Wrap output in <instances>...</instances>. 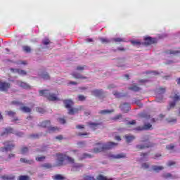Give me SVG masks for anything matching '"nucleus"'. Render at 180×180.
I'll use <instances>...</instances> for the list:
<instances>
[{
    "instance_id": "1",
    "label": "nucleus",
    "mask_w": 180,
    "mask_h": 180,
    "mask_svg": "<svg viewBox=\"0 0 180 180\" xmlns=\"http://www.w3.org/2000/svg\"><path fill=\"white\" fill-rule=\"evenodd\" d=\"M117 143H115L113 142H108L106 143H98L96 144V147L94 149V153H102V151H105V150H110L116 147Z\"/></svg>"
},
{
    "instance_id": "2",
    "label": "nucleus",
    "mask_w": 180,
    "mask_h": 180,
    "mask_svg": "<svg viewBox=\"0 0 180 180\" xmlns=\"http://www.w3.org/2000/svg\"><path fill=\"white\" fill-rule=\"evenodd\" d=\"M65 107L68 110L69 115H75V113H78L79 110H82L84 109L83 106H79L77 108H71L74 105V103L71 100H65L63 101Z\"/></svg>"
},
{
    "instance_id": "3",
    "label": "nucleus",
    "mask_w": 180,
    "mask_h": 180,
    "mask_svg": "<svg viewBox=\"0 0 180 180\" xmlns=\"http://www.w3.org/2000/svg\"><path fill=\"white\" fill-rule=\"evenodd\" d=\"M39 95L40 96H45L47 98V99H49V101H59V99L57 98V96H56L55 94L50 93L49 90H40Z\"/></svg>"
},
{
    "instance_id": "4",
    "label": "nucleus",
    "mask_w": 180,
    "mask_h": 180,
    "mask_svg": "<svg viewBox=\"0 0 180 180\" xmlns=\"http://www.w3.org/2000/svg\"><path fill=\"white\" fill-rule=\"evenodd\" d=\"M4 147L0 148V151L5 153V151H11L15 148V144L12 141H7L4 142Z\"/></svg>"
},
{
    "instance_id": "5",
    "label": "nucleus",
    "mask_w": 180,
    "mask_h": 180,
    "mask_svg": "<svg viewBox=\"0 0 180 180\" xmlns=\"http://www.w3.org/2000/svg\"><path fill=\"white\" fill-rule=\"evenodd\" d=\"M178 101H180V97L177 94H175L174 96L173 97V101L169 102V106L167 107V110H171V109L175 108V105H176Z\"/></svg>"
},
{
    "instance_id": "6",
    "label": "nucleus",
    "mask_w": 180,
    "mask_h": 180,
    "mask_svg": "<svg viewBox=\"0 0 180 180\" xmlns=\"http://www.w3.org/2000/svg\"><path fill=\"white\" fill-rule=\"evenodd\" d=\"M158 92V94L156 96V101L157 102H162L163 98L161 94H165V88L164 87L159 88Z\"/></svg>"
},
{
    "instance_id": "7",
    "label": "nucleus",
    "mask_w": 180,
    "mask_h": 180,
    "mask_svg": "<svg viewBox=\"0 0 180 180\" xmlns=\"http://www.w3.org/2000/svg\"><path fill=\"white\" fill-rule=\"evenodd\" d=\"M150 147H153V144L151 143L148 142L145 143L144 144H139L136 146V150H144L145 148H148Z\"/></svg>"
},
{
    "instance_id": "8",
    "label": "nucleus",
    "mask_w": 180,
    "mask_h": 180,
    "mask_svg": "<svg viewBox=\"0 0 180 180\" xmlns=\"http://www.w3.org/2000/svg\"><path fill=\"white\" fill-rule=\"evenodd\" d=\"M153 125L151 124L148 123L145 124L143 127H137L135 130H137L138 131H143V130H150L152 129Z\"/></svg>"
},
{
    "instance_id": "9",
    "label": "nucleus",
    "mask_w": 180,
    "mask_h": 180,
    "mask_svg": "<svg viewBox=\"0 0 180 180\" xmlns=\"http://www.w3.org/2000/svg\"><path fill=\"white\" fill-rule=\"evenodd\" d=\"M11 88V84L8 82H0V91H6Z\"/></svg>"
},
{
    "instance_id": "10",
    "label": "nucleus",
    "mask_w": 180,
    "mask_h": 180,
    "mask_svg": "<svg viewBox=\"0 0 180 180\" xmlns=\"http://www.w3.org/2000/svg\"><path fill=\"white\" fill-rule=\"evenodd\" d=\"M71 75L73 77V78H75V79H86L87 78L78 72H73L71 73Z\"/></svg>"
},
{
    "instance_id": "11",
    "label": "nucleus",
    "mask_w": 180,
    "mask_h": 180,
    "mask_svg": "<svg viewBox=\"0 0 180 180\" xmlns=\"http://www.w3.org/2000/svg\"><path fill=\"white\" fill-rule=\"evenodd\" d=\"M10 70L11 72H16L17 74H19V75H22V76L27 75V72L23 70L14 69V68H11Z\"/></svg>"
},
{
    "instance_id": "12",
    "label": "nucleus",
    "mask_w": 180,
    "mask_h": 180,
    "mask_svg": "<svg viewBox=\"0 0 180 180\" xmlns=\"http://www.w3.org/2000/svg\"><path fill=\"white\" fill-rule=\"evenodd\" d=\"M16 84L18 85V86H20L21 88H23V89H30V86L27 84V83H25L22 81L17 80Z\"/></svg>"
},
{
    "instance_id": "13",
    "label": "nucleus",
    "mask_w": 180,
    "mask_h": 180,
    "mask_svg": "<svg viewBox=\"0 0 180 180\" xmlns=\"http://www.w3.org/2000/svg\"><path fill=\"white\" fill-rule=\"evenodd\" d=\"M64 163V155L63 154L58 155V159L56 162V165L58 167H61Z\"/></svg>"
},
{
    "instance_id": "14",
    "label": "nucleus",
    "mask_w": 180,
    "mask_h": 180,
    "mask_svg": "<svg viewBox=\"0 0 180 180\" xmlns=\"http://www.w3.org/2000/svg\"><path fill=\"white\" fill-rule=\"evenodd\" d=\"M120 108L121 110H122V112H124V113H127V111L130 110V104L124 103L123 104H121Z\"/></svg>"
},
{
    "instance_id": "15",
    "label": "nucleus",
    "mask_w": 180,
    "mask_h": 180,
    "mask_svg": "<svg viewBox=\"0 0 180 180\" xmlns=\"http://www.w3.org/2000/svg\"><path fill=\"white\" fill-rule=\"evenodd\" d=\"M145 40V44L150 45V44H154L157 41V39L155 38H151L150 37H146L144 39Z\"/></svg>"
},
{
    "instance_id": "16",
    "label": "nucleus",
    "mask_w": 180,
    "mask_h": 180,
    "mask_svg": "<svg viewBox=\"0 0 180 180\" xmlns=\"http://www.w3.org/2000/svg\"><path fill=\"white\" fill-rule=\"evenodd\" d=\"M109 157H110V158H113L115 160H120V158H126V155L124 153H120V154H117V155L110 154Z\"/></svg>"
},
{
    "instance_id": "17",
    "label": "nucleus",
    "mask_w": 180,
    "mask_h": 180,
    "mask_svg": "<svg viewBox=\"0 0 180 180\" xmlns=\"http://www.w3.org/2000/svg\"><path fill=\"white\" fill-rule=\"evenodd\" d=\"M77 157L79 161H82V160H85L86 158H91V155L88 153H77Z\"/></svg>"
},
{
    "instance_id": "18",
    "label": "nucleus",
    "mask_w": 180,
    "mask_h": 180,
    "mask_svg": "<svg viewBox=\"0 0 180 180\" xmlns=\"http://www.w3.org/2000/svg\"><path fill=\"white\" fill-rule=\"evenodd\" d=\"M103 94V91L99 89H95L91 91V95L93 96H101Z\"/></svg>"
},
{
    "instance_id": "19",
    "label": "nucleus",
    "mask_w": 180,
    "mask_h": 180,
    "mask_svg": "<svg viewBox=\"0 0 180 180\" xmlns=\"http://www.w3.org/2000/svg\"><path fill=\"white\" fill-rule=\"evenodd\" d=\"M124 138L127 143H131V141L136 139V136L131 134H127L124 136Z\"/></svg>"
},
{
    "instance_id": "20",
    "label": "nucleus",
    "mask_w": 180,
    "mask_h": 180,
    "mask_svg": "<svg viewBox=\"0 0 180 180\" xmlns=\"http://www.w3.org/2000/svg\"><path fill=\"white\" fill-rule=\"evenodd\" d=\"M1 179L2 180H13L15 179V176L10 174V175H4V176H1Z\"/></svg>"
},
{
    "instance_id": "21",
    "label": "nucleus",
    "mask_w": 180,
    "mask_h": 180,
    "mask_svg": "<svg viewBox=\"0 0 180 180\" xmlns=\"http://www.w3.org/2000/svg\"><path fill=\"white\" fill-rule=\"evenodd\" d=\"M39 77H41L42 79H45V80L50 79V75H49L46 72H43L41 74H39Z\"/></svg>"
},
{
    "instance_id": "22",
    "label": "nucleus",
    "mask_w": 180,
    "mask_h": 180,
    "mask_svg": "<svg viewBox=\"0 0 180 180\" xmlns=\"http://www.w3.org/2000/svg\"><path fill=\"white\" fill-rule=\"evenodd\" d=\"M152 169L153 171H155V172H158L159 171H162V169H164V167L153 165L152 166Z\"/></svg>"
},
{
    "instance_id": "23",
    "label": "nucleus",
    "mask_w": 180,
    "mask_h": 180,
    "mask_svg": "<svg viewBox=\"0 0 180 180\" xmlns=\"http://www.w3.org/2000/svg\"><path fill=\"white\" fill-rule=\"evenodd\" d=\"M115 112V110H101L98 112L100 115H108V113H113Z\"/></svg>"
},
{
    "instance_id": "24",
    "label": "nucleus",
    "mask_w": 180,
    "mask_h": 180,
    "mask_svg": "<svg viewBox=\"0 0 180 180\" xmlns=\"http://www.w3.org/2000/svg\"><path fill=\"white\" fill-rule=\"evenodd\" d=\"M20 109L22 112H24V113H30L32 112V109L27 106L20 107Z\"/></svg>"
},
{
    "instance_id": "25",
    "label": "nucleus",
    "mask_w": 180,
    "mask_h": 180,
    "mask_svg": "<svg viewBox=\"0 0 180 180\" xmlns=\"http://www.w3.org/2000/svg\"><path fill=\"white\" fill-rule=\"evenodd\" d=\"M129 89L130 91H134V92H139L141 89L140 87L137 86V85L134 84L133 86H131L129 87Z\"/></svg>"
},
{
    "instance_id": "26",
    "label": "nucleus",
    "mask_w": 180,
    "mask_h": 180,
    "mask_svg": "<svg viewBox=\"0 0 180 180\" xmlns=\"http://www.w3.org/2000/svg\"><path fill=\"white\" fill-rule=\"evenodd\" d=\"M98 124H99V123H95V122H89V126L90 129H91L92 130H96V129H98Z\"/></svg>"
},
{
    "instance_id": "27",
    "label": "nucleus",
    "mask_w": 180,
    "mask_h": 180,
    "mask_svg": "<svg viewBox=\"0 0 180 180\" xmlns=\"http://www.w3.org/2000/svg\"><path fill=\"white\" fill-rule=\"evenodd\" d=\"M9 133H13V129L12 128H6L5 131L0 134V136H5V134H9Z\"/></svg>"
},
{
    "instance_id": "28",
    "label": "nucleus",
    "mask_w": 180,
    "mask_h": 180,
    "mask_svg": "<svg viewBox=\"0 0 180 180\" xmlns=\"http://www.w3.org/2000/svg\"><path fill=\"white\" fill-rule=\"evenodd\" d=\"M112 95H114V96H115V98H123V96H124V95L123 94V93H120L117 91H114L112 92Z\"/></svg>"
},
{
    "instance_id": "29",
    "label": "nucleus",
    "mask_w": 180,
    "mask_h": 180,
    "mask_svg": "<svg viewBox=\"0 0 180 180\" xmlns=\"http://www.w3.org/2000/svg\"><path fill=\"white\" fill-rule=\"evenodd\" d=\"M49 126H50V120H44L41 123V127H49Z\"/></svg>"
},
{
    "instance_id": "30",
    "label": "nucleus",
    "mask_w": 180,
    "mask_h": 180,
    "mask_svg": "<svg viewBox=\"0 0 180 180\" xmlns=\"http://www.w3.org/2000/svg\"><path fill=\"white\" fill-rule=\"evenodd\" d=\"M20 162H24L25 164H33L34 162L32 160H29L25 158H20Z\"/></svg>"
},
{
    "instance_id": "31",
    "label": "nucleus",
    "mask_w": 180,
    "mask_h": 180,
    "mask_svg": "<svg viewBox=\"0 0 180 180\" xmlns=\"http://www.w3.org/2000/svg\"><path fill=\"white\" fill-rule=\"evenodd\" d=\"M54 180H64L65 179V176H63L61 174H56L53 176Z\"/></svg>"
},
{
    "instance_id": "32",
    "label": "nucleus",
    "mask_w": 180,
    "mask_h": 180,
    "mask_svg": "<svg viewBox=\"0 0 180 180\" xmlns=\"http://www.w3.org/2000/svg\"><path fill=\"white\" fill-rule=\"evenodd\" d=\"M20 153L23 155L27 154L29 153V148L27 147L21 148Z\"/></svg>"
},
{
    "instance_id": "33",
    "label": "nucleus",
    "mask_w": 180,
    "mask_h": 180,
    "mask_svg": "<svg viewBox=\"0 0 180 180\" xmlns=\"http://www.w3.org/2000/svg\"><path fill=\"white\" fill-rule=\"evenodd\" d=\"M42 168H46V169H50V168L53 167L51 163H44L41 165Z\"/></svg>"
},
{
    "instance_id": "34",
    "label": "nucleus",
    "mask_w": 180,
    "mask_h": 180,
    "mask_svg": "<svg viewBox=\"0 0 180 180\" xmlns=\"http://www.w3.org/2000/svg\"><path fill=\"white\" fill-rule=\"evenodd\" d=\"M73 168H82L84 167V165L82 163H73L72 165Z\"/></svg>"
},
{
    "instance_id": "35",
    "label": "nucleus",
    "mask_w": 180,
    "mask_h": 180,
    "mask_svg": "<svg viewBox=\"0 0 180 180\" xmlns=\"http://www.w3.org/2000/svg\"><path fill=\"white\" fill-rule=\"evenodd\" d=\"M100 40L103 44H108V43H110V40L107 38H100Z\"/></svg>"
},
{
    "instance_id": "36",
    "label": "nucleus",
    "mask_w": 180,
    "mask_h": 180,
    "mask_svg": "<svg viewBox=\"0 0 180 180\" xmlns=\"http://www.w3.org/2000/svg\"><path fill=\"white\" fill-rule=\"evenodd\" d=\"M51 43V41H50V39L45 38L44 39L42 40V44L44 46H49V44H50Z\"/></svg>"
},
{
    "instance_id": "37",
    "label": "nucleus",
    "mask_w": 180,
    "mask_h": 180,
    "mask_svg": "<svg viewBox=\"0 0 180 180\" xmlns=\"http://www.w3.org/2000/svg\"><path fill=\"white\" fill-rule=\"evenodd\" d=\"M22 50L25 51V53H30V51H32V49L28 46H23Z\"/></svg>"
},
{
    "instance_id": "38",
    "label": "nucleus",
    "mask_w": 180,
    "mask_h": 180,
    "mask_svg": "<svg viewBox=\"0 0 180 180\" xmlns=\"http://www.w3.org/2000/svg\"><path fill=\"white\" fill-rule=\"evenodd\" d=\"M36 161H38L39 162H43L44 160H46V156H38L35 158Z\"/></svg>"
},
{
    "instance_id": "39",
    "label": "nucleus",
    "mask_w": 180,
    "mask_h": 180,
    "mask_svg": "<svg viewBox=\"0 0 180 180\" xmlns=\"http://www.w3.org/2000/svg\"><path fill=\"white\" fill-rule=\"evenodd\" d=\"M141 143H149L148 136H144L141 139Z\"/></svg>"
},
{
    "instance_id": "40",
    "label": "nucleus",
    "mask_w": 180,
    "mask_h": 180,
    "mask_svg": "<svg viewBox=\"0 0 180 180\" xmlns=\"http://www.w3.org/2000/svg\"><path fill=\"white\" fill-rule=\"evenodd\" d=\"M115 41V43H120V41H126V39L123 38H114L112 39Z\"/></svg>"
},
{
    "instance_id": "41",
    "label": "nucleus",
    "mask_w": 180,
    "mask_h": 180,
    "mask_svg": "<svg viewBox=\"0 0 180 180\" xmlns=\"http://www.w3.org/2000/svg\"><path fill=\"white\" fill-rule=\"evenodd\" d=\"M82 180H95V178L92 176H84Z\"/></svg>"
},
{
    "instance_id": "42",
    "label": "nucleus",
    "mask_w": 180,
    "mask_h": 180,
    "mask_svg": "<svg viewBox=\"0 0 180 180\" xmlns=\"http://www.w3.org/2000/svg\"><path fill=\"white\" fill-rule=\"evenodd\" d=\"M86 143H85V141H80L77 143V146L78 147H79V148H82V147H85V145Z\"/></svg>"
},
{
    "instance_id": "43",
    "label": "nucleus",
    "mask_w": 180,
    "mask_h": 180,
    "mask_svg": "<svg viewBox=\"0 0 180 180\" xmlns=\"http://www.w3.org/2000/svg\"><path fill=\"white\" fill-rule=\"evenodd\" d=\"M6 113H7V115L8 116H10L11 117H13V116H15V115H16V112H15L13 111H6Z\"/></svg>"
},
{
    "instance_id": "44",
    "label": "nucleus",
    "mask_w": 180,
    "mask_h": 180,
    "mask_svg": "<svg viewBox=\"0 0 180 180\" xmlns=\"http://www.w3.org/2000/svg\"><path fill=\"white\" fill-rule=\"evenodd\" d=\"M19 180H30V177L29 176H20Z\"/></svg>"
},
{
    "instance_id": "45",
    "label": "nucleus",
    "mask_w": 180,
    "mask_h": 180,
    "mask_svg": "<svg viewBox=\"0 0 180 180\" xmlns=\"http://www.w3.org/2000/svg\"><path fill=\"white\" fill-rule=\"evenodd\" d=\"M48 130L49 131V133H53V131H56V130H57V127H49L48 128Z\"/></svg>"
},
{
    "instance_id": "46",
    "label": "nucleus",
    "mask_w": 180,
    "mask_h": 180,
    "mask_svg": "<svg viewBox=\"0 0 180 180\" xmlns=\"http://www.w3.org/2000/svg\"><path fill=\"white\" fill-rule=\"evenodd\" d=\"M86 67V66H85V65H84V66H77L76 68V70H77V71H84V70H85Z\"/></svg>"
},
{
    "instance_id": "47",
    "label": "nucleus",
    "mask_w": 180,
    "mask_h": 180,
    "mask_svg": "<svg viewBox=\"0 0 180 180\" xmlns=\"http://www.w3.org/2000/svg\"><path fill=\"white\" fill-rule=\"evenodd\" d=\"M68 162H70V164H72V165H73L75 163L74 158L69 157V156H68Z\"/></svg>"
},
{
    "instance_id": "48",
    "label": "nucleus",
    "mask_w": 180,
    "mask_h": 180,
    "mask_svg": "<svg viewBox=\"0 0 180 180\" xmlns=\"http://www.w3.org/2000/svg\"><path fill=\"white\" fill-rule=\"evenodd\" d=\"M131 44L133 46H140L141 43L139 41H131Z\"/></svg>"
},
{
    "instance_id": "49",
    "label": "nucleus",
    "mask_w": 180,
    "mask_h": 180,
    "mask_svg": "<svg viewBox=\"0 0 180 180\" xmlns=\"http://www.w3.org/2000/svg\"><path fill=\"white\" fill-rule=\"evenodd\" d=\"M120 119H122V115L121 114L116 115L115 117H113L112 119V120H119Z\"/></svg>"
},
{
    "instance_id": "50",
    "label": "nucleus",
    "mask_w": 180,
    "mask_h": 180,
    "mask_svg": "<svg viewBox=\"0 0 180 180\" xmlns=\"http://www.w3.org/2000/svg\"><path fill=\"white\" fill-rule=\"evenodd\" d=\"M150 165H148V163H143L142 164V168H143V169H147L148 168H149Z\"/></svg>"
},
{
    "instance_id": "51",
    "label": "nucleus",
    "mask_w": 180,
    "mask_h": 180,
    "mask_svg": "<svg viewBox=\"0 0 180 180\" xmlns=\"http://www.w3.org/2000/svg\"><path fill=\"white\" fill-rule=\"evenodd\" d=\"M37 110L39 112V113H44V112H46V110L41 108H37Z\"/></svg>"
},
{
    "instance_id": "52",
    "label": "nucleus",
    "mask_w": 180,
    "mask_h": 180,
    "mask_svg": "<svg viewBox=\"0 0 180 180\" xmlns=\"http://www.w3.org/2000/svg\"><path fill=\"white\" fill-rule=\"evenodd\" d=\"M171 176H172V174L170 173H165L163 174L164 178H171Z\"/></svg>"
},
{
    "instance_id": "53",
    "label": "nucleus",
    "mask_w": 180,
    "mask_h": 180,
    "mask_svg": "<svg viewBox=\"0 0 180 180\" xmlns=\"http://www.w3.org/2000/svg\"><path fill=\"white\" fill-rule=\"evenodd\" d=\"M78 99H79V101H85L86 98H85V96H84L82 95H79V96H78Z\"/></svg>"
},
{
    "instance_id": "54",
    "label": "nucleus",
    "mask_w": 180,
    "mask_h": 180,
    "mask_svg": "<svg viewBox=\"0 0 180 180\" xmlns=\"http://www.w3.org/2000/svg\"><path fill=\"white\" fill-rule=\"evenodd\" d=\"M167 165H168V167H172V165H175V162L169 161V162H167Z\"/></svg>"
},
{
    "instance_id": "55",
    "label": "nucleus",
    "mask_w": 180,
    "mask_h": 180,
    "mask_svg": "<svg viewBox=\"0 0 180 180\" xmlns=\"http://www.w3.org/2000/svg\"><path fill=\"white\" fill-rule=\"evenodd\" d=\"M108 89H114L115 88H117L116 85L115 84H110L108 86Z\"/></svg>"
},
{
    "instance_id": "56",
    "label": "nucleus",
    "mask_w": 180,
    "mask_h": 180,
    "mask_svg": "<svg viewBox=\"0 0 180 180\" xmlns=\"http://www.w3.org/2000/svg\"><path fill=\"white\" fill-rule=\"evenodd\" d=\"M166 148H167V150H174V145H168L166 146Z\"/></svg>"
},
{
    "instance_id": "57",
    "label": "nucleus",
    "mask_w": 180,
    "mask_h": 180,
    "mask_svg": "<svg viewBox=\"0 0 180 180\" xmlns=\"http://www.w3.org/2000/svg\"><path fill=\"white\" fill-rule=\"evenodd\" d=\"M168 122H169V123H176V119L172 118V119L169 120Z\"/></svg>"
},
{
    "instance_id": "58",
    "label": "nucleus",
    "mask_w": 180,
    "mask_h": 180,
    "mask_svg": "<svg viewBox=\"0 0 180 180\" xmlns=\"http://www.w3.org/2000/svg\"><path fill=\"white\" fill-rule=\"evenodd\" d=\"M178 53H179V51H175V50L170 51V54H178Z\"/></svg>"
},
{
    "instance_id": "59",
    "label": "nucleus",
    "mask_w": 180,
    "mask_h": 180,
    "mask_svg": "<svg viewBox=\"0 0 180 180\" xmlns=\"http://www.w3.org/2000/svg\"><path fill=\"white\" fill-rule=\"evenodd\" d=\"M160 157H161V154L157 153L153 158H154V160H157V159L160 158Z\"/></svg>"
},
{
    "instance_id": "60",
    "label": "nucleus",
    "mask_w": 180,
    "mask_h": 180,
    "mask_svg": "<svg viewBox=\"0 0 180 180\" xmlns=\"http://www.w3.org/2000/svg\"><path fill=\"white\" fill-rule=\"evenodd\" d=\"M59 122L61 123V124H64L65 123V120L60 118Z\"/></svg>"
},
{
    "instance_id": "61",
    "label": "nucleus",
    "mask_w": 180,
    "mask_h": 180,
    "mask_svg": "<svg viewBox=\"0 0 180 180\" xmlns=\"http://www.w3.org/2000/svg\"><path fill=\"white\" fill-rule=\"evenodd\" d=\"M56 140H63V136L59 135L58 136L56 137Z\"/></svg>"
},
{
    "instance_id": "62",
    "label": "nucleus",
    "mask_w": 180,
    "mask_h": 180,
    "mask_svg": "<svg viewBox=\"0 0 180 180\" xmlns=\"http://www.w3.org/2000/svg\"><path fill=\"white\" fill-rule=\"evenodd\" d=\"M76 129H84V125H77Z\"/></svg>"
},
{
    "instance_id": "63",
    "label": "nucleus",
    "mask_w": 180,
    "mask_h": 180,
    "mask_svg": "<svg viewBox=\"0 0 180 180\" xmlns=\"http://www.w3.org/2000/svg\"><path fill=\"white\" fill-rule=\"evenodd\" d=\"M128 124H136V120H132L128 122Z\"/></svg>"
},
{
    "instance_id": "64",
    "label": "nucleus",
    "mask_w": 180,
    "mask_h": 180,
    "mask_svg": "<svg viewBox=\"0 0 180 180\" xmlns=\"http://www.w3.org/2000/svg\"><path fill=\"white\" fill-rule=\"evenodd\" d=\"M69 85H77V83L75 82H70Z\"/></svg>"
}]
</instances>
